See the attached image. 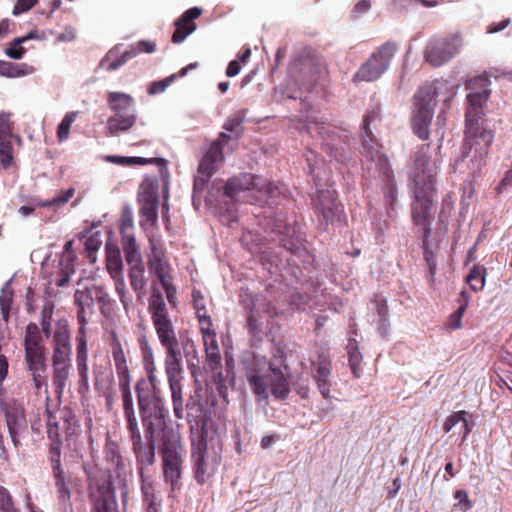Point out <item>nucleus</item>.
I'll return each mask as SVG.
<instances>
[{
    "label": "nucleus",
    "instance_id": "1",
    "mask_svg": "<svg viewBox=\"0 0 512 512\" xmlns=\"http://www.w3.org/2000/svg\"><path fill=\"white\" fill-rule=\"evenodd\" d=\"M245 376L259 402L267 404L269 393L280 400L286 399L290 393L287 366L275 365L264 356L254 355L251 361L245 362Z\"/></svg>",
    "mask_w": 512,
    "mask_h": 512
},
{
    "label": "nucleus",
    "instance_id": "2",
    "mask_svg": "<svg viewBox=\"0 0 512 512\" xmlns=\"http://www.w3.org/2000/svg\"><path fill=\"white\" fill-rule=\"evenodd\" d=\"M458 89V84H450L446 80H437L435 83L427 84L419 89L415 95L412 117L413 129L419 138L426 140L429 137L428 127L436 106V95L445 93L444 103L447 104L456 96Z\"/></svg>",
    "mask_w": 512,
    "mask_h": 512
},
{
    "label": "nucleus",
    "instance_id": "3",
    "mask_svg": "<svg viewBox=\"0 0 512 512\" xmlns=\"http://www.w3.org/2000/svg\"><path fill=\"white\" fill-rule=\"evenodd\" d=\"M493 139L492 131L483 126L482 116H466L465 142L458 166L465 165L468 173L472 175L479 172L486 164L488 149Z\"/></svg>",
    "mask_w": 512,
    "mask_h": 512
},
{
    "label": "nucleus",
    "instance_id": "4",
    "mask_svg": "<svg viewBox=\"0 0 512 512\" xmlns=\"http://www.w3.org/2000/svg\"><path fill=\"white\" fill-rule=\"evenodd\" d=\"M277 187L267 179L251 174H241L229 179L223 190L224 204L229 214L236 211L234 205L240 201L254 200L275 195Z\"/></svg>",
    "mask_w": 512,
    "mask_h": 512
},
{
    "label": "nucleus",
    "instance_id": "5",
    "mask_svg": "<svg viewBox=\"0 0 512 512\" xmlns=\"http://www.w3.org/2000/svg\"><path fill=\"white\" fill-rule=\"evenodd\" d=\"M25 363L37 391L47 390V364L44 342L35 323H29L24 336Z\"/></svg>",
    "mask_w": 512,
    "mask_h": 512
},
{
    "label": "nucleus",
    "instance_id": "6",
    "mask_svg": "<svg viewBox=\"0 0 512 512\" xmlns=\"http://www.w3.org/2000/svg\"><path fill=\"white\" fill-rule=\"evenodd\" d=\"M138 405L144 428L151 436L158 435L165 426V409L158 389L142 378L136 384Z\"/></svg>",
    "mask_w": 512,
    "mask_h": 512
},
{
    "label": "nucleus",
    "instance_id": "7",
    "mask_svg": "<svg viewBox=\"0 0 512 512\" xmlns=\"http://www.w3.org/2000/svg\"><path fill=\"white\" fill-rule=\"evenodd\" d=\"M368 120L369 117L365 118L363 123V128L367 135V139L364 140L365 156L371 161L368 170L372 174L378 173L385 182L384 194L387 203V213L391 216V212L394 211L397 205V189L394 183V176L387 156L381 152L379 145L374 143L368 131Z\"/></svg>",
    "mask_w": 512,
    "mask_h": 512
},
{
    "label": "nucleus",
    "instance_id": "8",
    "mask_svg": "<svg viewBox=\"0 0 512 512\" xmlns=\"http://www.w3.org/2000/svg\"><path fill=\"white\" fill-rule=\"evenodd\" d=\"M422 147L416 154L409 172V186L413 193H437L438 160Z\"/></svg>",
    "mask_w": 512,
    "mask_h": 512
},
{
    "label": "nucleus",
    "instance_id": "9",
    "mask_svg": "<svg viewBox=\"0 0 512 512\" xmlns=\"http://www.w3.org/2000/svg\"><path fill=\"white\" fill-rule=\"evenodd\" d=\"M107 104L114 113L106 122L107 135L115 136L133 127L137 116L133 108L134 100L130 95L122 92H109Z\"/></svg>",
    "mask_w": 512,
    "mask_h": 512
},
{
    "label": "nucleus",
    "instance_id": "10",
    "mask_svg": "<svg viewBox=\"0 0 512 512\" xmlns=\"http://www.w3.org/2000/svg\"><path fill=\"white\" fill-rule=\"evenodd\" d=\"M148 311L161 345L163 347L178 345L175 326L159 291H153L149 299Z\"/></svg>",
    "mask_w": 512,
    "mask_h": 512
},
{
    "label": "nucleus",
    "instance_id": "11",
    "mask_svg": "<svg viewBox=\"0 0 512 512\" xmlns=\"http://www.w3.org/2000/svg\"><path fill=\"white\" fill-rule=\"evenodd\" d=\"M398 50L393 42H386L378 47L358 69L354 81L371 82L379 79L390 67Z\"/></svg>",
    "mask_w": 512,
    "mask_h": 512
},
{
    "label": "nucleus",
    "instance_id": "12",
    "mask_svg": "<svg viewBox=\"0 0 512 512\" xmlns=\"http://www.w3.org/2000/svg\"><path fill=\"white\" fill-rule=\"evenodd\" d=\"M462 46L463 39L459 32L443 37H435L427 43L424 56L430 65L439 67L455 57Z\"/></svg>",
    "mask_w": 512,
    "mask_h": 512
},
{
    "label": "nucleus",
    "instance_id": "13",
    "mask_svg": "<svg viewBox=\"0 0 512 512\" xmlns=\"http://www.w3.org/2000/svg\"><path fill=\"white\" fill-rule=\"evenodd\" d=\"M78 287L74 294V302L78 307V319L82 324L87 321V316L92 313L94 302L102 306L110 302L108 293L92 280H83L77 283Z\"/></svg>",
    "mask_w": 512,
    "mask_h": 512
},
{
    "label": "nucleus",
    "instance_id": "14",
    "mask_svg": "<svg viewBox=\"0 0 512 512\" xmlns=\"http://www.w3.org/2000/svg\"><path fill=\"white\" fill-rule=\"evenodd\" d=\"M162 458L165 480L174 489L180 479L182 466V446L177 438L164 443Z\"/></svg>",
    "mask_w": 512,
    "mask_h": 512
},
{
    "label": "nucleus",
    "instance_id": "15",
    "mask_svg": "<svg viewBox=\"0 0 512 512\" xmlns=\"http://www.w3.org/2000/svg\"><path fill=\"white\" fill-rule=\"evenodd\" d=\"M192 460L195 477L199 483H204L215 472L216 462L207 453V444L202 434L192 439Z\"/></svg>",
    "mask_w": 512,
    "mask_h": 512
},
{
    "label": "nucleus",
    "instance_id": "16",
    "mask_svg": "<svg viewBox=\"0 0 512 512\" xmlns=\"http://www.w3.org/2000/svg\"><path fill=\"white\" fill-rule=\"evenodd\" d=\"M413 194L415 200L412 205V219L417 226H421L424 229V235L427 237L436 213V193Z\"/></svg>",
    "mask_w": 512,
    "mask_h": 512
},
{
    "label": "nucleus",
    "instance_id": "17",
    "mask_svg": "<svg viewBox=\"0 0 512 512\" xmlns=\"http://www.w3.org/2000/svg\"><path fill=\"white\" fill-rule=\"evenodd\" d=\"M490 81L483 76L475 77L468 81L467 111L466 116H483V105L490 94Z\"/></svg>",
    "mask_w": 512,
    "mask_h": 512
},
{
    "label": "nucleus",
    "instance_id": "18",
    "mask_svg": "<svg viewBox=\"0 0 512 512\" xmlns=\"http://www.w3.org/2000/svg\"><path fill=\"white\" fill-rule=\"evenodd\" d=\"M3 409L6 417V424L13 446L17 449L20 446V436L27 428L26 418L20 404L4 402Z\"/></svg>",
    "mask_w": 512,
    "mask_h": 512
},
{
    "label": "nucleus",
    "instance_id": "19",
    "mask_svg": "<svg viewBox=\"0 0 512 512\" xmlns=\"http://www.w3.org/2000/svg\"><path fill=\"white\" fill-rule=\"evenodd\" d=\"M138 198L141 216L151 225L155 224L158 216L157 186L151 182H144L140 187Z\"/></svg>",
    "mask_w": 512,
    "mask_h": 512
},
{
    "label": "nucleus",
    "instance_id": "20",
    "mask_svg": "<svg viewBox=\"0 0 512 512\" xmlns=\"http://www.w3.org/2000/svg\"><path fill=\"white\" fill-rule=\"evenodd\" d=\"M316 206L327 222L334 223L336 221H341L343 216V206L338 201L334 190H319Z\"/></svg>",
    "mask_w": 512,
    "mask_h": 512
},
{
    "label": "nucleus",
    "instance_id": "21",
    "mask_svg": "<svg viewBox=\"0 0 512 512\" xmlns=\"http://www.w3.org/2000/svg\"><path fill=\"white\" fill-rule=\"evenodd\" d=\"M52 452H55V457H52L53 473L55 477V486L57 489L59 501L65 511L71 509V492L70 486L72 484V478L66 476L60 467L59 450L57 447L52 448Z\"/></svg>",
    "mask_w": 512,
    "mask_h": 512
},
{
    "label": "nucleus",
    "instance_id": "22",
    "mask_svg": "<svg viewBox=\"0 0 512 512\" xmlns=\"http://www.w3.org/2000/svg\"><path fill=\"white\" fill-rule=\"evenodd\" d=\"M149 243L151 249V253L148 255L149 271L154 273L160 282L171 279V267L165 258L159 241L150 238Z\"/></svg>",
    "mask_w": 512,
    "mask_h": 512
},
{
    "label": "nucleus",
    "instance_id": "23",
    "mask_svg": "<svg viewBox=\"0 0 512 512\" xmlns=\"http://www.w3.org/2000/svg\"><path fill=\"white\" fill-rule=\"evenodd\" d=\"M229 136L221 133L219 138L213 142L199 164V172L209 177L224 160L222 146L229 140Z\"/></svg>",
    "mask_w": 512,
    "mask_h": 512
},
{
    "label": "nucleus",
    "instance_id": "24",
    "mask_svg": "<svg viewBox=\"0 0 512 512\" xmlns=\"http://www.w3.org/2000/svg\"><path fill=\"white\" fill-rule=\"evenodd\" d=\"M471 419L472 415L464 410L454 412L445 420L443 429L446 433L452 431V435L461 436L463 443L473 427Z\"/></svg>",
    "mask_w": 512,
    "mask_h": 512
},
{
    "label": "nucleus",
    "instance_id": "25",
    "mask_svg": "<svg viewBox=\"0 0 512 512\" xmlns=\"http://www.w3.org/2000/svg\"><path fill=\"white\" fill-rule=\"evenodd\" d=\"M202 13V9L193 7L187 10L179 19L175 22V31L172 35L173 43H182L190 34L196 30V24L193 20L198 18Z\"/></svg>",
    "mask_w": 512,
    "mask_h": 512
},
{
    "label": "nucleus",
    "instance_id": "26",
    "mask_svg": "<svg viewBox=\"0 0 512 512\" xmlns=\"http://www.w3.org/2000/svg\"><path fill=\"white\" fill-rule=\"evenodd\" d=\"M165 372L168 382L182 380V353L178 345L166 346Z\"/></svg>",
    "mask_w": 512,
    "mask_h": 512
},
{
    "label": "nucleus",
    "instance_id": "27",
    "mask_svg": "<svg viewBox=\"0 0 512 512\" xmlns=\"http://www.w3.org/2000/svg\"><path fill=\"white\" fill-rule=\"evenodd\" d=\"M145 433L148 440V445H144L142 440L133 443V450L136 454L140 474L142 468H144V470L147 471L146 468L149 465H152L155 460L154 439L157 435L151 436V434H149L146 429Z\"/></svg>",
    "mask_w": 512,
    "mask_h": 512
},
{
    "label": "nucleus",
    "instance_id": "28",
    "mask_svg": "<svg viewBox=\"0 0 512 512\" xmlns=\"http://www.w3.org/2000/svg\"><path fill=\"white\" fill-rule=\"evenodd\" d=\"M105 161L117 165L122 166H132V165H145L148 163H156L159 167V171L163 180H166L168 175L167 164L166 161L162 158H143V157H125V156H115L108 155L105 157Z\"/></svg>",
    "mask_w": 512,
    "mask_h": 512
},
{
    "label": "nucleus",
    "instance_id": "29",
    "mask_svg": "<svg viewBox=\"0 0 512 512\" xmlns=\"http://www.w3.org/2000/svg\"><path fill=\"white\" fill-rule=\"evenodd\" d=\"M178 348H180L182 356L185 357L188 368L194 373L200 363L199 351L195 341L188 333L180 334L178 338Z\"/></svg>",
    "mask_w": 512,
    "mask_h": 512
},
{
    "label": "nucleus",
    "instance_id": "30",
    "mask_svg": "<svg viewBox=\"0 0 512 512\" xmlns=\"http://www.w3.org/2000/svg\"><path fill=\"white\" fill-rule=\"evenodd\" d=\"M202 339L206 354L207 365L209 366L211 371L220 372L221 355L216 340V334L203 336Z\"/></svg>",
    "mask_w": 512,
    "mask_h": 512
},
{
    "label": "nucleus",
    "instance_id": "31",
    "mask_svg": "<svg viewBox=\"0 0 512 512\" xmlns=\"http://www.w3.org/2000/svg\"><path fill=\"white\" fill-rule=\"evenodd\" d=\"M330 368L329 362L326 359H320L317 363L314 379L317 387L324 398H329L330 395Z\"/></svg>",
    "mask_w": 512,
    "mask_h": 512
},
{
    "label": "nucleus",
    "instance_id": "32",
    "mask_svg": "<svg viewBox=\"0 0 512 512\" xmlns=\"http://www.w3.org/2000/svg\"><path fill=\"white\" fill-rule=\"evenodd\" d=\"M141 490L144 502L147 504V512H157V504L155 501L153 480L148 471L141 469Z\"/></svg>",
    "mask_w": 512,
    "mask_h": 512
},
{
    "label": "nucleus",
    "instance_id": "33",
    "mask_svg": "<svg viewBox=\"0 0 512 512\" xmlns=\"http://www.w3.org/2000/svg\"><path fill=\"white\" fill-rule=\"evenodd\" d=\"M125 260L129 267L143 264L142 255L135 241L134 235H126V239L122 240Z\"/></svg>",
    "mask_w": 512,
    "mask_h": 512
},
{
    "label": "nucleus",
    "instance_id": "34",
    "mask_svg": "<svg viewBox=\"0 0 512 512\" xmlns=\"http://www.w3.org/2000/svg\"><path fill=\"white\" fill-rule=\"evenodd\" d=\"M35 68L26 63L16 64L7 61L0 60V75L9 77V78H17L26 75H30L34 73Z\"/></svg>",
    "mask_w": 512,
    "mask_h": 512
},
{
    "label": "nucleus",
    "instance_id": "35",
    "mask_svg": "<svg viewBox=\"0 0 512 512\" xmlns=\"http://www.w3.org/2000/svg\"><path fill=\"white\" fill-rule=\"evenodd\" d=\"M96 512H119L114 490L109 487L101 489L100 496L96 499Z\"/></svg>",
    "mask_w": 512,
    "mask_h": 512
},
{
    "label": "nucleus",
    "instance_id": "36",
    "mask_svg": "<svg viewBox=\"0 0 512 512\" xmlns=\"http://www.w3.org/2000/svg\"><path fill=\"white\" fill-rule=\"evenodd\" d=\"M106 268L111 278L123 276V262L118 249L107 248Z\"/></svg>",
    "mask_w": 512,
    "mask_h": 512
},
{
    "label": "nucleus",
    "instance_id": "37",
    "mask_svg": "<svg viewBox=\"0 0 512 512\" xmlns=\"http://www.w3.org/2000/svg\"><path fill=\"white\" fill-rule=\"evenodd\" d=\"M347 351L349 357V365L355 377L359 378L361 375V362L362 355L358 351L357 343L354 339H349L347 344Z\"/></svg>",
    "mask_w": 512,
    "mask_h": 512
},
{
    "label": "nucleus",
    "instance_id": "38",
    "mask_svg": "<svg viewBox=\"0 0 512 512\" xmlns=\"http://www.w3.org/2000/svg\"><path fill=\"white\" fill-rule=\"evenodd\" d=\"M168 383L171 391L174 414L178 419H181L184 412L181 381H171Z\"/></svg>",
    "mask_w": 512,
    "mask_h": 512
},
{
    "label": "nucleus",
    "instance_id": "39",
    "mask_svg": "<svg viewBox=\"0 0 512 512\" xmlns=\"http://www.w3.org/2000/svg\"><path fill=\"white\" fill-rule=\"evenodd\" d=\"M71 365H53V384L57 393L61 394L70 376Z\"/></svg>",
    "mask_w": 512,
    "mask_h": 512
},
{
    "label": "nucleus",
    "instance_id": "40",
    "mask_svg": "<svg viewBox=\"0 0 512 512\" xmlns=\"http://www.w3.org/2000/svg\"><path fill=\"white\" fill-rule=\"evenodd\" d=\"M486 269L481 266H474L466 277V282L470 288L477 292L485 286Z\"/></svg>",
    "mask_w": 512,
    "mask_h": 512
},
{
    "label": "nucleus",
    "instance_id": "41",
    "mask_svg": "<svg viewBox=\"0 0 512 512\" xmlns=\"http://www.w3.org/2000/svg\"><path fill=\"white\" fill-rule=\"evenodd\" d=\"M113 359L115 362L119 381L124 379H131L128 366L126 364L125 355L120 345L113 347Z\"/></svg>",
    "mask_w": 512,
    "mask_h": 512
},
{
    "label": "nucleus",
    "instance_id": "42",
    "mask_svg": "<svg viewBox=\"0 0 512 512\" xmlns=\"http://www.w3.org/2000/svg\"><path fill=\"white\" fill-rule=\"evenodd\" d=\"M11 280L6 282L0 293V310L4 321H8L13 299V291L10 288Z\"/></svg>",
    "mask_w": 512,
    "mask_h": 512
},
{
    "label": "nucleus",
    "instance_id": "43",
    "mask_svg": "<svg viewBox=\"0 0 512 512\" xmlns=\"http://www.w3.org/2000/svg\"><path fill=\"white\" fill-rule=\"evenodd\" d=\"M130 285L134 291H140L146 286L144 265L129 267Z\"/></svg>",
    "mask_w": 512,
    "mask_h": 512
},
{
    "label": "nucleus",
    "instance_id": "44",
    "mask_svg": "<svg viewBox=\"0 0 512 512\" xmlns=\"http://www.w3.org/2000/svg\"><path fill=\"white\" fill-rule=\"evenodd\" d=\"M54 349L71 350L70 332L66 325H59L53 336Z\"/></svg>",
    "mask_w": 512,
    "mask_h": 512
},
{
    "label": "nucleus",
    "instance_id": "45",
    "mask_svg": "<svg viewBox=\"0 0 512 512\" xmlns=\"http://www.w3.org/2000/svg\"><path fill=\"white\" fill-rule=\"evenodd\" d=\"M133 227H134L133 211L130 206H125L122 210L121 219H120V231L122 234V240L126 239V235H134Z\"/></svg>",
    "mask_w": 512,
    "mask_h": 512
},
{
    "label": "nucleus",
    "instance_id": "46",
    "mask_svg": "<svg viewBox=\"0 0 512 512\" xmlns=\"http://www.w3.org/2000/svg\"><path fill=\"white\" fill-rule=\"evenodd\" d=\"M13 138L14 137L0 138V162L4 168H8L13 161Z\"/></svg>",
    "mask_w": 512,
    "mask_h": 512
},
{
    "label": "nucleus",
    "instance_id": "47",
    "mask_svg": "<svg viewBox=\"0 0 512 512\" xmlns=\"http://www.w3.org/2000/svg\"><path fill=\"white\" fill-rule=\"evenodd\" d=\"M112 280L114 282L115 292L119 296L120 302L122 303L125 311L127 312L131 304L132 298L128 294L124 275L112 278Z\"/></svg>",
    "mask_w": 512,
    "mask_h": 512
},
{
    "label": "nucleus",
    "instance_id": "48",
    "mask_svg": "<svg viewBox=\"0 0 512 512\" xmlns=\"http://www.w3.org/2000/svg\"><path fill=\"white\" fill-rule=\"evenodd\" d=\"M116 56L117 47L108 52L106 57L101 61L100 66L105 68L107 71H114L128 61L123 54L119 58H116Z\"/></svg>",
    "mask_w": 512,
    "mask_h": 512
},
{
    "label": "nucleus",
    "instance_id": "49",
    "mask_svg": "<svg viewBox=\"0 0 512 512\" xmlns=\"http://www.w3.org/2000/svg\"><path fill=\"white\" fill-rule=\"evenodd\" d=\"M131 379L119 381V387L122 393L124 414H132L134 412L133 398L130 390Z\"/></svg>",
    "mask_w": 512,
    "mask_h": 512
},
{
    "label": "nucleus",
    "instance_id": "50",
    "mask_svg": "<svg viewBox=\"0 0 512 512\" xmlns=\"http://www.w3.org/2000/svg\"><path fill=\"white\" fill-rule=\"evenodd\" d=\"M77 115H78V112L72 111V112H68L63 117V119L61 120L60 124L58 125V129H57V137H58L59 141L62 142L69 138L71 125L76 120Z\"/></svg>",
    "mask_w": 512,
    "mask_h": 512
},
{
    "label": "nucleus",
    "instance_id": "51",
    "mask_svg": "<svg viewBox=\"0 0 512 512\" xmlns=\"http://www.w3.org/2000/svg\"><path fill=\"white\" fill-rule=\"evenodd\" d=\"M31 38H33L32 33L28 34L27 36L14 39L10 44V47L6 49V55L12 59H21L25 54V49L21 47V44Z\"/></svg>",
    "mask_w": 512,
    "mask_h": 512
},
{
    "label": "nucleus",
    "instance_id": "52",
    "mask_svg": "<svg viewBox=\"0 0 512 512\" xmlns=\"http://www.w3.org/2000/svg\"><path fill=\"white\" fill-rule=\"evenodd\" d=\"M461 297L464 299L463 303L459 306V308L453 314L450 315V317L447 321V326L452 330H455V329H458L461 327V319H462V316L467 308L468 300H467L465 291L461 292Z\"/></svg>",
    "mask_w": 512,
    "mask_h": 512
},
{
    "label": "nucleus",
    "instance_id": "53",
    "mask_svg": "<svg viewBox=\"0 0 512 512\" xmlns=\"http://www.w3.org/2000/svg\"><path fill=\"white\" fill-rule=\"evenodd\" d=\"M196 317L199 322L202 337L216 334L215 331L212 329V321L207 312L206 307H204L203 310H196Z\"/></svg>",
    "mask_w": 512,
    "mask_h": 512
},
{
    "label": "nucleus",
    "instance_id": "54",
    "mask_svg": "<svg viewBox=\"0 0 512 512\" xmlns=\"http://www.w3.org/2000/svg\"><path fill=\"white\" fill-rule=\"evenodd\" d=\"M14 137L13 123L11 114L7 112L0 113V138Z\"/></svg>",
    "mask_w": 512,
    "mask_h": 512
},
{
    "label": "nucleus",
    "instance_id": "55",
    "mask_svg": "<svg viewBox=\"0 0 512 512\" xmlns=\"http://www.w3.org/2000/svg\"><path fill=\"white\" fill-rule=\"evenodd\" d=\"M176 77V74H172L163 80L152 82L148 89V93L150 95H156L164 92L173 83Z\"/></svg>",
    "mask_w": 512,
    "mask_h": 512
},
{
    "label": "nucleus",
    "instance_id": "56",
    "mask_svg": "<svg viewBox=\"0 0 512 512\" xmlns=\"http://www.w3.org/2000/svg\"><path fill=\"white\" fill-rule=\"evenodd\" d=\"M90 231H85V232H82L81 235H80V238H86L85 240V248L87 251H89L90 253L91 252H96L101 244H102V241L100 239V234L98 232L90 235V236H86Z\"/></svg>",
    "mask_w": 512,
    "mask_h": 512
},
{
    "label": "nucleus",
    "instance_id": "57",
    "mask_svg": "<svg viewBox=\"0 0 512 512\" xmlns=\"http://www.w3.org/2000/svg\"><path fill=\"white\" fill-rule=\"evenodd\" d=\"M127 420L128 430L130 432L132 443L139 442L141 439V434L138 428L137 419L135 416V412L132 414H124Z\"/></svg>",
    "mask_w": 512,
    "mask_h": 512
},
{
    "label": "nucleus",
    "instance_id": "58",
    "mask_svg": "<svg viewBox=\"0 0 512 512\" xmlns=\"http://www.w3.org/2000/svg\"><path fill=\"white\" fill-rule=\"evenodd\" d=\"M0 509L2 512H18L12 502L10 493L4 487H0Z\"/></svg>",
    "mask_w": 512,
    "mask_h": 512
},
{
    "label": "nucleus",
    "instance_id": "59",
    "mask_svg": "<svg viewBox=\"0 0 512 512\" xmlns=\"http://www.w3.org/2000/svg\"><path fill=\"white\" fill-rule=\"evenodd\" d=\"M71 350L54 349L53 365H71Z\"/></svg>",
    "mask_w": 512,
    "mask_h": 512
},
{
    "label": "nucleus",
    "instance_id": "60",
    "mask_svg": "<svg viewBox=\"0 0 512 512\" xmlns=\"http://www.w3.org/2000/svg\"><path fill=\"white\" fill-rule=\"evenodd\" d=\"M75 189L69 188L67 190L60 191L53 199L54 207L61 208L74 196Z\"/></svg>",
    "mask_w": 512,
    "mask_h": 512
},
{
    "label": "nucleus",
    "instance_id": "61",
    "mask_svg": "<svg viewBox=\"0 0 512 512\" xmlns=\"http://www.w3.org/2000/svg\"><path fill=\"white\" fill-rule=\"evenodd\" d=\"M160 283L166 293L167 301L171 306L175 307L177 305V292L172 283V278Z\"/></svg>",
    "mask_w": 512,
    "mask_h": 512
},
{
    "label": "nucleus",
    "instance_id": "62",
    "mask_svg": "<svg viewBox=\"0 0 512 512\" xmlns=\"http://www.w3.org/2000/svg\"><path fill=\"white\" fill-rule=\"evenodd\" d=\"M61 266L60 277L57 280L59 287L65 286L69 282L70 276L74 273L73 265L64 263Z\"/></svg>",
    "mask_w": 512,
    "mask_h": 512
},
{
    "label": "nucleus",
    "instance_id": "63",
    "mask_svg": "<svg viewBox=\"0 0 512 512\" xmlns=\"http://www.w3.org/2000/svg\"><path fill=\"white\" fill-rule=\"evenodd\" d=\"M37 0H18L13 8V14L19 15L28 11L36 4Z\"/></svg>",
    "mask_w": 512,
    "mask_h": 512
},
{
    "label": "nucleus",
    "instance_id": "64",
    "mask_svg": "<svg viewBox=\"0 0 512 512\" xmlns=\"http://www.w3.org/2000/svg\"><path fill=\"white\" fill-rule=\"evenodd\" d=\"M307 162L314 179L320 178V174L316 172L319 169L320 161L313 152H310V154L307 155Z\"/></svg>",
    "mask_w": 512,
    "mask_h": 512
}]
</instances>
